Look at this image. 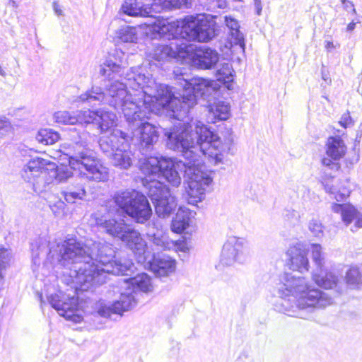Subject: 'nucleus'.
<instances>
[{"instance_id":"f257e3e1","label":"nucleus","mask_w":362,"mask_h":362,"mask_svg":"<svg viewBox=\"0 0 362 362\" xmlns=\"http://www.w3.org/2000/svg\"><path fill=\"white\" fill-rule=\"evenodd\" d=\"M169 149L182 153L185 159L175 160L149 158L141 166L143 183L148 189L156 214L168 217L177 208V202L168 187L158 179L165 178L172 186L178 187L181 177L178 170L185 169L188 204L195 205L205 198L206 189L212 182L209 173L201 159L207 156L215 164L221 163L223 153L231 151L232 137H167Z\"/></svg>"},{"instance_id":"f03ea898","label":"nucleus","mask_w":362,"mask_h":362,"mask_svg":"<svg viewBox=\"0 0 362 362\" xmlns=\"http://www.w3.org/2000/svg\"><path fill=\"white\" fill-rule=\"evenodd\" d=\"M33 271L40 268L42 274L50 268L60 266L69 269L71 283L76 291H88L105 283L107 274L124 275L133 264L115 259V249L105 242L75 238L50 244L47 237H39L31 243Z\"/></svg>"},{"instance_id":"7ed1b4c3","label":"nucleus","mask_w":362,"mask_h":362,"mask_svg":"<svg viewBox=\"0 0 362 362\" xmlns=\"http://www.w3.org/2000/svg\"><path fill=\"white\" fill-rule=\"evenodd\" d=\"M144 71L139 66L131 68L125 77L115 79V75L122 72V66L109 57L100 68V75L108 78L105 92L100 87L93 86L81 95L79 100L91 107L103 103L115 110L120 109L132 136H160L157 127L145 120L149 119L153 112L151 105L145 100L137 102L128 91V88L136 90L143 88L149 82L150 74Z\"/></svg>"},{"instance_id":"20e7f679","label":"nucleus","mask_w":362,"mask_h":362,"mask_svg":"<svg viewBox=\"0 0 362 362\" xmlns=\"http://www.w3.org/2000/svg\"><path fill=\"white\" fill-rule=\"evenodd\" d=\"M174 74L177 86L160 84L158 89V100L168 110V115L178 121L174 125V132H165L163 136H190L189 111L199 98L211 94L212 81L203 78H189L179 69L174 71Z\"/></svg>"},{"instance_id":"39448f33","label":"nucleus","mask_w":362,"mask_h":362,"mask_svg":"<svg viewBox=\"0 0 362 362\" xmlns=\"http://www.w3.org/2000/svg\"><path fill=\"white\" fill-rule=\"evenodd\" d=\"M279 281L277 292L280 299L274 303V308L279 313L306 319L314 310L333 303L332 297L303 276L284 272Z\"/></svg>"},{"instance_id":"423d86ee","label":"nucleus","mask_w":362,"mask_h":362,"mask_svg":"<svg viewBox=\"0 0 362 362\" xmlns=\"http://www.w3.org/2000/svg\"><path fill=\"white\" fill-rule=\"evenodd\" d=\"M215 16L206 13L188 15L175 21L163 20L155 29L167 37H180L183 42H208L219 33Z\"/></svg>"},{"instance_id":"0eeeda50","label":"nucleus","mask_w":362,"mask_h":362,"mask_svg":"<svg viewBox=\"0 0 362 362\" xmlns=\"http://www.w3.org/2000/svg\"><path fill=\"white\" fill-rule=\"evenodd\" d=\"M96 224L109 235L123 242L135 255L139 263L146 259V243L140 233L121 218H97Z\"/></svg>"},{"instance_id":"6e6552de","label":"nucleus","mask_w":362,"mask_h":362,"mask_svg":"<svg viewBox=\"0 0 362 362\" xmlns=\"http://www.w3.org/2000/svg\"><path fill=\"white\" fill-rule=\"evenodd\" d=\"M112 200L116 206L139 223H145L152 216V209L146 197L136 190L117 191L114 194Z\"/></svg>"},{"instance_id":"1a4fd4ad","label":"nucleus","mask_w":362,"mask_h":362,"mask_svg":"<svg viewBox=\"0 0 362 362\" xmlns=\"http://www.w3.org/2000/svg\"><path fill=\"white\" fill-rule=\"evenodd\" d=\"M69 164L71 169L78 170L82 177L88 180L105 182L108 180L107 168L95 159L90 152L81 151L69 157Z\"/></svg>"},{"instance_id":"9d476101","label":"nucleus","mask_w":362,"mask_h":362,"mask_svg":"<svg viewBox=\"0 0 362 362\" xmlns=\"http://www.w3.org/2000/svg\"><path fill=\"white\" fill-rule=\"evenodd\" d=\"M83 117L86 129H96L100 134L110 132V136H129L127 133L115 129L117 116L112 112L104 109H88L83 111Z\"/></svg>"},{"instance_id":"9b49d317","label":"nucleus","mask_w":362,"mask_h":362,"mask_svg":"<svg viewBox=\"0 0 362 362\" xmlns=\"http://www.w3.org/2000/svg\"><path fill=\"white\" fill-rule=\"evenodd\" d=\"M123 291L119 299L112 303L100 301L96 305L97 314L104 318H110L113 314L122 315L124 312L128 311L136 306L137 300L136 292L133 291L128 283H124Z\"/></svg>"},{"instance_id":"f8f14e48","label":"nucleus","mask_w":362,"mask_h":362,"mask_svg":"<svg viewBox=\"0 0 362 362\" xmlns=\"http://www.w3.org/2000/svg\"><path fill=\"white\" fill-rule=\"evenodd\" d=\"M164 18H158L152 27V30L160 38L170 40L169 45H158L151 54L153 60L161 62L168 61L170 59L177 57L180 54L186 53L188 51V44L183 42L180 37H167L162 35L159 32L156 31L155 28L158 25Z\"/></svg>"},{"instance_id":"ddd939ff","label":"nucleus","mask_w":362,"mask_h":362,"mask_svg":"<svg viewBox=\"0 0 362 362\" xmlns=\"http://www.w3.org/2000/svg\"><path fill=\"white\" fill-rule=\"evenodd\" d=\"M248 248L245 239L232 236L223 246L220 263L224 266H233L235 263L243 264L247 260Z\"/></svg>"},{"instance_id":"4468645a","label":"nucleus","mask_w":362,"mask_h":362,"mask_svg":"<svg viewBox=\"0 0 362 362\" xmlns=\"http://www.w3.org/2000/svg\"><path fill=\"white\" fill-rule=\"evenodd\" d=\"M48 300L59 315L65 319L76 323L83 320L81 311L78 309V298L69 297L60 291L50 295Z\"/></svg>"},{"instance_id":"2eb2a0df","label":"nucleus","mask_w":362,"mask_h":362,"mask_svg":"<svg viewBox=\"0 0 362 362\" xmlns=\"http://www.w3.org/2000/svg\"><path fill=\"white\" fill-rule=\"evenodd\" d=\"M346 150L341 137H328L325 145L327 157L322 159V165L330 170H338L340 168L338 161L345 156Z\"/></svg>"},{"instance_id":"dca6fc26","label":"nucleus","mask_w":362,"mask_h":362,"mask_svg":"<svg viewBox=\"0 0 362 362\" xmlns=\"http://www.w3.org/2000/svg\"><path fill=\"white\" fill-rule=\"evenodd\" d=\"M312 279L319 287L333 290L338 295L346 291V286L338 271L330 270L324 274L322 269H315L312 272Z\"/></svg>"},{"instance_id":"f3484780","label":"nucleus","mask_w":362,"mask_h":362,"mask_svg":"<svg viewBox=\"0 0 362 362\" xmlns=\"http://www.w3.org/2000/svg\"><path fill=\"white\" fill-rule=\"evenodd\" d=\"M332 211L341 216L343 223L349 227L352 233L362 228V212L350 204H333Z\"/></svg>"},{"instance_id":"a211bd4d","label":"nucleus","mask_w":362,"mask_h":362,"mask_svg":"<svg viewBox=\"0 0 362 362\" xmlns=\"http://www.w3.org/2000/svg\"><path fill=\"white\" fill-rule=\"evenodd\" d=\"M47 161L39 157L31 158L23 168V177L28 182L33 184L34 192L40 193L43 190L41 183L43 179L40 177L42 170L47 165Z\"/></svg>"},{"instance_id":"6ab92c4d","label":"nucleus","mask_w":362,"mask_h":362,"mask_svg":"<svg viewBox=\"0 0 362 362\" xmlns=\"http://www.w3.org/2000/svg\"><path fill=\"white\" fill-rule=\"evenodd\" d=\"M84 110L74 112L59 111L55 112L54 118L57 123L71 126L68 127V134L70 136H81L84 133L82 132L84 122L83 113Z\"/></svg>"},{"instance_id":"aec40b11","label":"nucleus","mask_w":362,"mask_h":362,"mask_svg":"<svg viewBox=\"0 0 362 362\" xmlns=\"http://www.w3.org/2000/svg\"><path fill=\"white\" fill-rule=\"evenodd\" d=\"M286 255L288 257L289 268L301 274L307 272L310 269L308 252L300 245L291 246Z\"/></svg>"},{"instance_id":"412c9836","label":"nucleus","mask_w":362,"mask_h":362,"mask_svg":"<svg viewBox=\"0 0 362 362\" xmlns=\"http://www.w3.org/2000/svg\"><path fill=\"white\" fill-rule=\"evenodd\" d=\"M158 8L156 4H144L141 0L125 1L122 5V12L129 16L146 17L152 15Z\"/></svg>"},{"instance_id":"4be33fe9","label":"nucleus","mask_w":362,"mask_h":362,"mask_svg":"<svg viewBox=\"0 0 362 362\" xmlns=\"http://www.w3.org/2000/svg\"><path fill=\"white\" fill-rule=\"evenodd\" d=\"M218 61V53L209 47L197 51L192 58V63L202 69H211L215 67Z\"/></svg>"},{"instance_id":"5701e85b","label":"nucleus","mask_w":362,"mask_h":362,"mask_svg":"<svg viewBox=\"0 0 362 362\" xmlns=\"http://www.w3.org/2000/svg\"><path fill=\"white\" fill-rule=\"evenodd\" d=\"M135 153L129 149V146L125 140L120 146H118L115 151L112 154V163L115 166L122 169H128L135 159Z\"/></svg>"},{"instance_id":"b1692460","label":"nucleus","mask_w":362,"mask_h":362,"mask_svg":"<svg viewBox=\"0 0 362 362\" xmlns=\"http://www.w3.org/2000/svg\"><path fill=\"white\" fill-rule=\"evenodd\" d=\"M192 213L186 208L180 207L171 223L173 232L181 233L189 228L192 223Z\"/></svg>"},{"instance_id":"393cba45","label":"nucleus","mask_w":362,"mask_h":362,"mask_svg":"<svg viewBox=\"0 0 362 362\" xmlns=\"http://www.w3.org/2000/svg\"><path fill=\"white\" fill-rule=\"evenodd\" d=\"M224 23L228 29V34L231 41L236 45L240 46L243 49L245 48V37L240 31V24L238 20L230 16L224 17Z\"/></svg>"},{"instance_id":"a878e982","label":"nucleus","mask_w":362,"mask_h":362,"mask_svg":"<svg viewBox=\"0 0 362 362\" xmlns=\"http://www.w3.org/2000/svg\"><path fill=\"white\" fill-rule=\"evenodd\" d=\"M62 194L66 202L74 204L78 200H83L86 197V191L81 180H76L67 186Z\"/></svg>"},{"instance_id":"bb28decb","label":"nucleus","mask_w":362,"mask_h":362,"mask_svg":"<svg viewBox=\"0 0 362 362\" xmlns=\"http://www.w3.org/2000/svg\"><path fill=\"white\" fill-rule=\"evenodd\" d=\"M124 283H128L129 286H131L136 293V291L144 293H148L153 291L151 279L145 273L139 274L134 278L129 279Z\"/></svg>"},{"instance_id":"cd10ccee","label":"nucleus","mask_w":362,"mask_h":362,"mask_svg":"<svg viewBox=\"0 0 362 362\" xmlns=\"http://www.w3.org/2000/svg\"><path fill=\"white\" fill-rule=\"evenodd\" d=\"M152 268L160 276L168 275L175 269V261L169 257H154Z\"/></svg>"},{"instance_id":"c85d7f7f","label":"nucleus","mask_w":362,"mask_h":362,"mask_svg":"<svg viewBox=\"0 0 362 362\" xmlns=\"http://www.w3.org/2000/svg\"><path fill=\"white\" fill-rule=\"evenodd\" d=\"M209 112L214 117V121L226 120L230 116V105L221 100H215L208 104Z\"/></svg>"},{"instance_id":"c756f323","label":"nucleus","mask_w":362,"mask_h":362,"mask_svg":"<svg viewBox=\"0 0 362 362\" xmlns=\"http://www.w3.org/2000/svg\"><path fill=\"white\" fill-rule=\"evenodd\" d=\"M234 71L228 63H223L216 71V78L222 86L228 89H232L234 83Z\"/></svg>"},{"instance_id":"7c9ffc66","label":"nucleus","mask_w":362,"mask_h":362,"mask_svg":"<svg viewBox=\"0 0 362 362\" xmlns=\"http://www.w3.org/2000/svg\"><path fill=\"white\" fill-rule=\"evenodd\" d=\"M345 286L351 289H360L362 286V272L356 266L350 267L345 273Z\"/></svg>"},{"instance_id":"2f4dec72","label":"nucleus","mask_w":362,"mask_h":362,"mask_svg":"<svg viewBox=\"0 0 362 362\" xmlns=\"http://www.w3.org/2000/svg\"><path fill=\"white\" fill-rule=\"evenodd\" d=\"M136 139V142L138 144V150L139 153H141V155L145 156V157L140 158L139 163H140V167L141 165L149 158V157H146V155L148 152H150L153 149V137H134ZM150 158H153V156H150ZM158 160L164 159V158H158L156 157ZM165 159H167L165 158ZM170 160H173L172 158H170Z\"/></svg>"},{"instance_id":"473e14b6","label":"nucleus","mask_w":362,"mask_h":362,"mask_svg":"<svg viewBox=\"0 0 362 362\" xmlns=\"http://www.w3.org/2000/svg\"><path fill=\"white\" fill-rule=\"evenodd\" d=\"M126 140V137H100L98 141L101 150L107 153H113L116 148Z\"/></svg>"},{"instance_id":"72a5a7b5","label":"nucleus","mask_w":362,"mask_h":362,"mask_svg":"<svg viewBox=\"0 0 362 362\" xmlns=\"http://www.w3.org/2000/svg\"><path fill=\"white\" fill-rule=\"evenodd\" d=\"M309 250L311 252L312 259L317 266L316 269L321 270L325 264V254L322 245L313 243L310 245Z\"/></svg>"},{"instance_id":"f704fd0d","label":"nucleus","mask_w":362,"mask_h":362,"mask_svg":"<svg viewBox=\"0 0 362 362\" xmlns=\"http://www.w3.org/2000/svg\"><path fill=\"white\" fill-rule=\"evenodd\" d=\"M118 37L123 42H136L138 39L136 28L129 25L123 27L118 32Z\"/></svg>"},{"instance_id":"c9c22d12","label":"nucleus","mask_w":362,"mask_h":362,"mask_svg":"<svg viewBox=\"0 0 362 362\" xmlns=\"http://www.w3.org/2000/svg\"><path fill=\"white\" fill-rule=\"evenodd\" d=\"M324 188L326 192L331 195V198L335 199L337 202L344 201L349 196L350 194L349 189L344 188L342 191H338L333 185H331L329 183H326L324 185Z\"/></svg>"},{"instance_id":"e433bc0d","label":"nucleus","mask_w":362,"mask_h":362,"mask_svg":"<svg viewBox=\"0 0 362 362\" xmlns=\"http://www.w3.org/2000/svg\"><path fill=\"white\" fill-rule=\"evenodd\" d=\"M153 235V243L155 245H156L158 248H161L163 250L169 249L172 243L169 241L168 237L165 235H161V233L158 230V233H152Z\"/></svg>"},{"instance_id":"4c0bfd02","label":"nucleus","mask_w":362,"mask_h":362,"mask_svg":"<svg viewBox=\"0 0 362 362\" xmlns=\"http://www.w3.org/2000/svg\"><path fill=\"white\" fill-rule=\"evenodd\" d=\"M308 229L316 238H320L324 235V226L320 221L312 219L308 223Z\"/></svg>"},{"instance_id":"58836bf2","label":"nucleus","mask_w":362,"mask_h":362,"mask_svg":"<svg viewBox=\"0 0 362 362\" xmlns=\"http://www.w3.org/2000/svg\"><path fill=\"white\" fill-rule=\"evenodd\" d=\"M358 143L359 141L356 139L353 149L348 152L347 156L346 157V163L347 166H351L359 160V148L358 147Z\"/></svg>"},{"instance_id":"ea45409f","label":"nucleus","mask_w":362,"mask_h":362,"mask_svg":"<svg viewBox=\"0 0 362 362\" xmlns=\"http://www.w3.org/2000/svg\"><path fill=\"white\" fill-rule=\"evenodd\" d=\"M13 129L9 119L5 116L0 115V136L13 134Z\"/></svg>"},{"instance_id":"a19ab883","label":"nucleus","mask_w":362,"mask_h":362,"mask_svg":"<svg viewBox=\"0 0 362 362\" xmlns=\"http://www.w3.org/2000/svg\"><path fill=\"white\" fill-rule=\"evenodd\" d=\"M159 3H163L167 6L180 8L185 6L188 8L192 4V0H158Z\"/></svg>"},{"instance_id":"79ce46f5","label":"nucleus","mask_w":362,"mask_h":362,"mask_svg":"<svg viewBox=\"0 0 362 362\" xmlns=\"http://www.w3.org/2000/svg\"><path fill=\"white\" fill-rule=\"evenodd\" d=\"M71 176L72 173L67 167H61L57 169L55 178L59 182H64Z\"/></svg>"},{"instance_id":"37998d69","label":"nucleus","mask_w":362,"mask_h":362,"mask_svg":"<svg viewBox=\"0 0 362 362\" xmlns=\"http://www.w3.org/2000/svg\"><path fill=\"white\" fill-rule=\"evenodd\" d=\"M66 206L65 202L59 199L51 204L50 208L55 216H62L65 214Z\"/></svg>"},{"instance_id":"c03bdc74","label":"nucleus","mask_w":362,"mask_h":362,"mask_svg":"<svg viewBox=\"0 0 362 362\" xmlns=\"http://www.w3.org/2000/svg\"><path fill=\"white\" fill-rule=\"evenodd\" d=\"M9 260V252L7 250L0 247V283L2 281V268L5 267Z\"/></svg>"},{"instance_id":"a18cd8bd","label":"nucleus","mask_w":362,"mask_h":362,"mask_svg":"<svg viewBox=\"0 0 362 362\" xmlns=\"http://www.w3.org/2000/svg\"><path fill=\"white\" fill-rule=\"evenodd\" d=\"M354 120L352 117L350 115V112L347 111L346 112L344 113L341 119L339 122V124L343 127L344 129H346L348 127H350L354 125Z\"/></svg>"},{"instance_id":"49530a36","label":"nucleus","mask_w":362,"mask_h":362,"mask_svg":"<svg viewBox=\"0 0 362 362\" xmlns=\"http://www.w3.org/2000/svg\"><path fill=\"white\" fill-rule=\"evenodd\" d=\"M196 134L197 136H218L216 134H214L213 132H209L208 127L203 124H202L201 127L197 125Z\"/></svg>"},{"instance_id":"de8ad7c7","label":"nucleus","mask_w":362,"mask_h":362,"mask_svg":"<svg viewBox=\"0 0 362 362\" xmlns=\"http://www.w3.org/2000/svg\"><path fill=\"white\" fill-rule=\"evenodd\" d=\"M37 136H60V134L52 129H42L37 132Z\"/></svg>"},{"instance_id":"09e8293b","label":"nucleus","mask_w":362,"mask_h":362,"mask_svg":"<svg viewBox=\"0 0 362 362\" xmlns=\"http://www.w3.org/2000/svg\"><path fill=\"white\" fill-rule=\"evenodd\" d=\"M60 137H41V139L39 140V142L44 144L45 145L47 144H52L58 141V139Z\"/></svg>"},{"instance_id":"8fccbe9b","label":"nucleus","mask_w":362,"mask_h":362,"mask_svg":"<svg viewBox=\"0 0 362 362\" xmlns=\"http://www.w3.org/2000/svg\"><path fill=\"white\" fill-rule=\"evenodd\" d=\"M341 2L344 6V8L346 11H349L350 9L353 11V13H356V9L354 8V4L349 0H341Z\"/></svg>"},{"instance_id":"3c124183","label":"nucleus","mask_w":362,"mask_h":362,"mask_svg":"<svg viewBox=\"0 0 362 362\" xmlns=\"http://www.w3.org/2000/svg\"><path fill=\"white\" fill-rule=\"evenodd\" d=\"M53 10L56 15L58 16H63V11L61 9L60 6L58 4L57 2L54 1L52 4Z\"/></svg>"},{"instance_id":"603ef678","label":"nucleus","mask_w":362,"mask_h":362,"mask_svg":"<svg viewBox=\"0 0 362 362\" xmlns=\"http://www.w3.org/2000/svg\"><path fill=\"white\" fill-rule=\"evenodd\" d=\"M286 212V214H285V216H288V219H290L289 215H291V218H294L296 220H297L299 217L298 213L294 210H292V211L287 210Z\"/></svg>"},{"instance_id":"864d4df0","label":"nucleus","mask_w":362,"mask_h":362,"mask_svg":"<svg viewBox=\"0 0 362 362\" xmlns=\"http://www.w3.org/2000/svg\"><path fill=\"white\" fill-rule=\"evenodd\" d=\"M213 2H216V5L219 8H224L227 6L226 0H211Z\"/></svg>"},{"instance_id":"5fc2aeb1","label":"nucleus","mask_w":362,"mask_h":362,"mask_svg":"<svg viewBox=\"0 0 362 362\" xmlns=\"http://www.w3.org/2000/svg\"><path fill=\"white\" fill-rule=\"evenodd\" d=\"M255 8L256 13H257L258 16H260V15H261V13H262V6L261 1H259V2H255Z\"/></svg>"},{"instance_id":"6e6d98bb","label":"nucleus","mask_w":362,"mask_h":362,"mask_svg":"<svg viewBox=\"0 0 362 362\" xmlns=\"http://www.w3.org/2000/svg\"><path fill=\"white\" fill-rule=\"evenodd\" d=\"M356 28V23L354 22V21H351V23H349L346 27V30L348 32H351L353 31Z\"/></svg>"},{"instance_id":"4d7b16f0","label":"nucleus","mask_w":362,"mask_h":362,"mask_svg":"<svg viewBox=\"0 0 362 362\" xmlns=\"http://www.w3.org/2000/svg\"><path fill=\"white\" fill-rule=\"evenodd\" d=\"M325 47L327 49H329V48H334V44L332 42L327 41V42H326Z\"/></svg>"},{"instance_id":"13d9d810","label":"nucleus","mask_w":362,"mask_h":362,"mask_svg":"<svg viewBox=\"0 0 362 362\" xmlns=\"http://www.w3.org/2000/svg\"><path fill=\"white\" fill-rule=\"evenodd\" d=\"M259 1H261V0H254V3H255V2H259Z\"/></svg>"},{"instance_id":"bf43d9fd","label":"nucleus","mask_w":362,"mask_h":362,"mask_svg":"<svg viewBox=\"0 0 362 362\" xmlns=\"http://www.w3.org/2000/svg\"><path fill=\"white\" fill-rule=\"evenodd\" d=\"M326 78V76H324V75H323V76H322V78H323L324 80H326V78Z\"/></svg>"},{"instance_id":"052dcab7","label":"nucleus","mask_w":362,"mask_h":362,"mask_svg":"<svg viewBox=\"0 0 362 362\" xmlns=\"http://www.w3.org/2000/svg\"><path fill=\"white\" fill-rule=\"evenodd\" d=\"M326 78V76H324V75H323V76H322V78H323L324 80H326V78Z\"/></svg>"},{"instance_id":"680f3d73","label":"nucleus","mask_w":362,"mask_h":362,"mask_svg":"<svg viewBox=\"0 0 362 362\" xmlns=\"http://www.w3.org/2000/svg\"><path fill=\"white\" fill-rule=\"evenodd\" d=\"M344 133H342V134L341 136H344Z\"/></svg>"}]
</instances>
